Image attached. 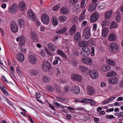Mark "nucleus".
<instances>
[{
	"mask_svg": "<svg viewBox=\"0 0 123 123\" xmlns=\"http://www.w3.org/2000/svg\"><path fill=\"white\" fill-rule=\"evenodd\" d=\"M109 49L111 52L115 53L118 50L119 47L118 45L115 43H112L109 45Z\"/></svg>",
	"mask_w": 123,
	"mask_h": 123,
	"instance_id": "1",
	"label": "nucleus"
},
{
	"mask_svg": "<svg viewBox=\"0 0 123 123\" xmlns=\"http://www.w3.org/2000/svg\"><path fill=\"white\" fill-rule=\"evenodd\" d=\"M90 50L87 47L81 48L80 50V54L83 56H87L90 55Z\"/></svg>",
	"mask_w": 123,
	"mask_h": 123,
	"instance_id": "2",
	"label": "nucleus"
},
{
	"mask_svg": "<svg viewBox=\"0 0 123 123\" xmlns=\"http://www.w3.org/2000/svg\"><path fill=\"white\" fill-rule=\"evenodd\" d=\"M90 28L89 26L85 28L83 32V36L86 39H88L90 38Z\"/></svg>",
	"mask_w": 123,
	"mask_h": 123,
	"instance_id": "3",
	"label": "nucleus"
},
{
	"mask_svg": "<svg viewBox=\"0 0 123 123\" xmlns=\"http://www.w3.org/2000/svg\"><path fill=\"white\" fill-rule=\"evenodd\" d=\"M42 22L44 24H48L49 22V18L48 16L45 14H43L41 17Z\"/></svg>",
	"mask_w": 123,
	"mask_h": 123,
	"instance_id": "4",
	"label": "nucleus"
},
{
	"mask_svg": "<svg viewBox=\"0 0 123 123\" xmlns=\"http://www.w3.org/2000/svg\"><path fill=\"white\" fill-rule=\"evenodd\" d=\"M30 62L32 64H34L37 62V58L34 54H31L29 57Z\"/></svg>",
	"mask_w": 123,
	"mask_h": 123,
	"instance_id": "5",
	"label": "nucleus"
},
{
	"mask_svg": "<svg viewBox=\"0 0 123 123\" xmlns=\"http://www.w3.org/2000/svg\"><path fill=\"white\" fill-rule=\"evenodd\" d=\"M28 16L29 19L31 20L32 21H34L35 20L36 16L31 10H28Z\"/></svg>",
	"mask_w": 123,
	"mask_h": 123,
	"instance_id": "6",
	"label": "nucleus"
},
{
	"mask_svg": "<svg viewBox=\"0 0 123 123\" xmlns=\"http://www.w3.org/2000/svg\"><path fill=\"white\" fill-rule=\"evenodd\" d=\"M72 79L75 81H76L78 82L81 81L82 77L79 74H73L71 75Z\"/></svg>",
	"mask_w": 123,
	"mask_h": 123,
	"instance_id": "7",
	"label": "nucleus"
},
{
	"mask_svg": "<svg viewBox=\"0 0 123 123\" xmlns=\"http://www.w3.org/2000/svg\"><path fill=\"white\" fill-rule=\"evenodd\" d=\"M108 83L111 84L115 85L118 82V79L117 77H113L109 78L108 79Z\"/></svg>",
	"mask_w": 123,
	"mask_h": 123,
	"instance_id": "8",
	"label": "nucleus"
},
{
	"mask_svg": "<svg viewBox=\"0 0 123 123\" xmlns=\"http://www.w3.org/2000/svg\"><path fill=\"white\" fill-rule=\"evenodd\" d=\"M42 67L43 70L45 71H48L51 68L50 63L47 61L44 62Z\"/></svg>",
	"mask_w": 123,
	"mask_h": 123,
	"instance_id": "9",
	"label": "nucleus"
},
{
	"mask_svg": "<svg viewBox=\"0 0 123 123\" xmlns=\"http://www.w3.org/2000/svg\"><path fill=\"white\" fill-rule=\"evenodd\" d=\"M10 27L11 31L14 33L17 32L18 31L17 23L14 22H12L10 25Z\"/></svg>",
	"mask_w": 123,
	"mask_h": 123,
	"instance_id": "10",
	"label": "nucleus"
},
{
	"mask_svg": "<svg viewBox=\"0 0 123 123\" xmlns=\"http://www.w3.org/2000/svg\"><path fill=\"white\" fill-rule=\"evenodd\" d=\"M99 17L98 13L97 12H95L91 15L90 18V21L91 22L96 21Z\"/></svg>",
	"mask_w": 123,
	"mask_h": 123,
	"instance_id": "11",
	"label": "nucleus"
},
{
	"mask_svg": "<svg viewBox=\"0 0 123 123\" xmlns=\"http://www.w3.org/2000/svg\"><path fill=\"white\" fill-rule=\"evenodd\" d=\"M81 60L82 62L84 63L87 65H90L92 63V59L89 57H83L81 58Z\"/></svg>",
	"mask_w": 123,
	"mask_h": 123,
	"instance_id": "12",
	"label": "nucleus"
},
{
	"mask_svg": "<svg viewBox=\"0 0 123 123\" xmlns=\"http://www.w3.org/2000/svg\"><path fill=\"white\" fill-rule=\"evenodd\" d=\"M89 75L92 78L96 79L98 76V72L95 70H91L89 72Z\"/></svg>",
	"mask_w": 123,
	"mask_h": 123,
	"instance_id": "13",
	"label": "nucleus"
},
{
	"mask_svg": "<svg viewBox=\"0 0 123 123\" xmlns=\"http://www.w3.org/2000/svg\"><path fill=\"white\" fill-rule=\"evenodd\" d=\"M17 11V5L15 3L14 4L10 7L9 10V12L12 13H16Z\"/></svg>",
	"mask_w": 123,
	"mask_h": 123,
	"instance_id": "14",
	"label": "nucleus"
},
{
	"mask_svg": "<svg viewBox=\"0 0 123 123\" xmlns=\"http://www.w3.org/2000/svg\"><path fill=\"white\" fill-rule=\"evenodd\" d=\"M72 88L71 92L74 94H77L79 93L80 90L78 86L74 85L72 86Z\"/></svg>",
	"mask_w": 123,
	"mask_h": 123,
	"instance_id": "15",
	"label": "nucleus"
},
{
	"mask_svg": "<svg viewBox=\"0 0 123 123\" xmlns=\"http://www.w3.org/2000/svg\"><path fill=\"white\" fill-rule=\"evenodd\" d=\"M80 33L79 32H77L74 36V40L76 42H78L81 40Z\"/></svg>",
	"mask_w": 123,
	"mask_h": 123,
	"instance_id": "16",
	"label": "nucleus"
},
{
	"mask_svg": "<svg viewBox=\"0 0 123 123\" xmlns=\"http://www.w3.org/2000/svg\"><path fill=\"white\" fill-rule=\"evenodd\" d=\"M97 6V3H92L89 6L88 10L90 12H92L96 9Z\"/></svg>",
	"mask_w": 123,
	"mask_h": 123,
	"instance_id": "17",
	"label": "nucleus"
},
{
	"mask_svg": "<svg viewBox=\"0 0 123 123\" xmlns=\"http://www.w3.org/2000/svg\"><path fill=\"white\" fill-rule=\"evenodd\" d=\"M26 7V5L25 2L20 1L19 2L18 8L19 10L21 11L24 10Z\"/></svg>",
	"mask_w": 123,
	"mask_h": 123,
	"instance_id": "18",
	"label": "nucleus"
},
{
	"mask_svg": "<svg viewBox=\"0 0 123 123\" xmlns=\"http://www.w3.org/2000/svg\"><path fill=\"white\" fill-rule=\"evenodd\" d=\"M87 94L91 95L93 94L94 93V90L93 87L90 86H88L87 88Z\"/></svg>",
	"mask_w": 123,
	"mask_h": 123,
	"instance_id": "19",
	"label": "nucleus"
},
{
	"mask_svg": "<svg viewBox=\"0 0 123 123\" xmlns=\"http://www.w3.org/2000/svg\"><path fill=\"white\" fill-rule=\"evenodd\" d=\"M41 73L40 72L35 69H33L30 70V74L32 76L38 75L39 76L41 75Z\"/></svg>",
	"mask_w": 123,
	"mask_h": 123,
	"instance_id": "20",
	"label": "nucleus"
},
{
	"mask_svg": "<svg viewBox=\"0 0 123 123\" xmlns=\"http://www.w3.org/2000/svg\"><path fill=\"white\" fill-rule=\"evenodd\" d=\"M112 11L111 10L109 11H106L105 13V16L106 19H109L112 15Z\"/></svg>",
	"mask_w": 123,
	"mask_h": 123,
	"instance_id": "21",
	"label": "nucleus"
},
{
	"mask_svg": "<svg viewBox=\"0 0 123 123\" xmlns=\"http://www.w3.org/2000/svg\"><path fill=\"white\" fill-rule=\"evenodd\" d=\"M76 27L75 25H73L70 28L69 31V34L72 36L74 33L76 31Z\"/></svg>",
	"mask_w": 123,
	"mask_h": 123,
	"instance_id": "22",
	"label": "nucleus"
},
{
	"mask_svg": "<svg viewBox=\"0 0 123 123\" xmlns=\"http://www.w3.org/2000/svg\"><path fill=\"white\" fill-rule=\"evenodd\" d=\"M111 69V67L106 65H103L101 68V70L104 71H108Z\"/></svg>",
	"mask_w": 123,
	"mask_h": 123,
	"instance_id": "23",
	"label": "nucleus"
},
{
	"mask_svg": "<svg viewBox=\"0 0 123 123\" xmlns=\"http://www.w3.org/2000/svg\"><path fill=\"white\" fill-rule=\"evenodd\" d=\"M17 58L18 61L22 62L24 59V56L21 53H19L17 55Z\"/></svg>",
	"mask_w": 123,
	"mask_h": 123,
	"instance_id": "24",
	"label": "nucleus"
},
{
	"mask_svg": "<svg viewBox=\"0 0 123 123\" xmlns=\"http://www.w3.org/2000/svg\"><path fill=\"white\" fill-rule=\"evenodd\" d=\"M103 28L102 35L103 37H105L107 36L108 32V28L107 27Z\"/></svg>",
	"mask_w": 123,
	"mask_h": 123,
	"instance_id": "25",
	"label": "nucleus"
},
{
	"mask_svg": "<svg viewBox=\"0 0 123 123\" xmlns=\"http://www.w3.org/2000/svg\"><path fill=\"white\" fill-rule=\"evenodd\" d=\"M116 36L115 34L112 33L110 34L108 37V39L110 41H114L116 40Z\"/></svg>",
	"mask_w": 123,
	"mask_h": 123,
	"instance_id": "26",
	"label": "nucleus"
},
{
	"mask_svg": "<svg viewBox=\"0 0 123 123\" xmlns=\"http://www.w3.org/2000/svg\"><path fill=\"white\" fill-rule=\"evenodd\" d=\"M25 38L24 36H22L20 38V41L19 42V45L21 46H22L24 45L25 44Z\"/></svg>",
	"mask_w": 123,
	"mask_h": 123,
	"instance_id": "27",
	"label": "nucleus"
},
{
	"mask_svg": "<svg viewBox=\"0 0 123 123\" xmlns=\"http://www.w3.org/2000/svg\"><path fill=\"white\" fill-rule=\"evenodd\" d=\"M61 13L63 14H66L68 13V11L67 7H63L60 10Z\"/></svg>",
	"mask_w": 123,
	"mask_h": 123,
	"instance_id": "28",
	"label": "nucleus"
},
{
	"mask_svg": "<svg viewBox=\"0 0 123 123\" xmlns=\"http://www.w3.org/2000/svg\"><path fill=\"white\" fill-rule=\"evenodd\" d=\"M51 23L54 26H56L58 24V21L57 18L55 17H53L52 18Z\"/></svg>",
	"mask_w": 123,
	"mask_h": 123,
	"instance_id": "29",
	"label": "nucleus"
},
{
	"mask_svg": "<svg viewBox=\"0 0 123 123\" xmlns=\"http://www.w3.org/2000/svg\"><path fill=\"white\" fill-rule=\"evenodd\" d=\"M106 62L109 65L112 66H114L116 64V62L115 61L111 59H108L107 60Z\"/></svg>",
	"mask_w": 123,
	"mask_h": 123,
	"instance_id": "30",
	"label": "nucleus"
},
{
	"mask_svg": "<svg viewBox=\"0 0 123 123\" xmlns=\"http://www.w3.org/2000/svg\"><path fill=\"white\" fill-rule=\"evenodd\" d=\"M61 58L59 57H55V60L53 62V64L54 65L57 64L59 62H61Z\"/></svg>",
	"mask_w": 123,
	"mask_h": 123,
	"instance_id": "31",
	"label": "nucleus"
},
{
	"mask_svg": "<svg viewBox=\"0 0 123 123\" xmlns=\"http://www.w3.org/2000/svg\"><path fill=\"white\" fill-rule=\"evenodd\" d=\"M48 47L49 49L51 51H54L56 49L55 47L52 43H49Z\"/></svg>",
	"mask_w": 123,
	"mask_h": 123,
	"instance_id": "32",
	"label": "nucleus"
},
{
	"mask_svg": "<svg viewBox=\"0 0 123 123\" xmlns=\"http://www.w3.org/2000/svg\"><path fill=\"white\" fill-rule=\"evenodd\" d=\"M115 20L117 22H119L120 21L121 17L119 12H118L116 13L115 15Z\"/></svg>",
	"mask_w": 123,
	"mask_h": 123,
	"instance_id": "33",
	"label": "nucleus"
},
{
	"mask_svg": "<svg viewBox=\"0 0 123 123\" xmlns=\"http://www.w3.org/2000/svg\"><path fill=\"white\" fill-rule=\"evenodd\" d=\"M57 53L58 55H61L62 57H63L65 58H67L66 55L61 50H58L57 51Z\"/></svg>",
	"mask_w": 123,
	"mask_h": 123,
	"instance_id": "34",
	"label": "nucleus"
},
{
	"mask_svg": "<svg viewBox=\"0 0 123 123\" xmlns=\"http://www.w3.org/2000/svg\"><path fill=\"white\" fill-rule=\"evenodd\" d=\"M116 73L114 71H111L107 73L106 75L107 77L113 76L116 75Z\"/></svg>",
	"mask_w": 123,
	"mask_h": 123,
	"instance_id": "35",
	"label": "nucleus"
},
{
	"mask_svg": "<svg viewBox=\"0 0 123 123\" xmlns=\"http://www.w3.org/2000/svg\"><path fill=\"white\" fill-rule=\"evenodd\" d=\"M67 17L64 15L61 16L58 18V20L61 22H63L65 21Z\"/></svg>",
	"mask_w": 123,
	"mask_h": 123,
	"instance_id": "36",
	"label": "nucleus"
},
{
	"mask_svg": "<svg viewBox=\"0 0 123 123\" xmlns=\"http://www.w3.org/2000/svg\"><path fill=\"white\" fill-rule=\"evenodd\" d=\"M117 23L115 21L112 22L111 24L110 27V28L111 29L112 28H115L117 27Z\"/></svg>",
	"mask_w": 123,
	"mask_h": 123,
	"instance_id": "37",
	"label": "nucleus"
},
{
	"mask_svg": "<svg viewBox=\"0 0 123 123\" xmlns=\"http://www.w3.org/2000/svg\"><path fill=\"white\" fill-rule=\"evenodd\" d=\"M79 69L81 71L84 72H86L88 70L87 68L83 66H80Z\"/></svg>",
	"mask_w": 123,
	"mask_h": 123,
	"instance_id": "38",
	"label": "nucleus"
},
{
	"mask_svg": "<svg viewBox=\"0 0 123 123\" xmlns=\"http://www.w3.org/2000/svg\"><path fill=\"white\" fill-rule=\"evenodd\" d=\"M85 42L83 40L80 41L78 43V45L80 47H82L85 46Z\"/></svg>",
	"mask_w": 123,
	"mask_h": 123,
	"instance_id": "39",
	"label": "nucleus"
},
{
	"mask_svg": "<svg viewBox=\"0 0 123 123\" xmlns=\"http://www.w3.org/2000/svg\"><path fill=\"white\" fill-rule=\"evenodd\" d=\"M89 103L90 104L92 105H95V102L91 99H88L86 101V103Z\"/></svg>",
	"mask_w": 123,
	"mask_h": 123,
	"instance_id": "40",
	"label": "nucleus"
},
{
	"mask_svg": "<svg viewBox=\"0 0 123 123\" xmlns=\"http://www.w3.org/2000/svg\"><path fill=\"white\" fill-rule=\"evenodd\" d=\"M31 35V37L33 39L36 40L37 38V33L34 31H33L32 32Z\"/></svg>",
	"mask_w": 123,
	"mask_h": 123,
	"instance_id": "41",
	"label": "nucleus"
},
{
	"mask_svg": "<svg viewBox=\"0 0 123 123\" xmlns=\"http://www.w3.org/2000/svg\"><path fill=\"white\" fill-rule=\"evenodd\" d=\"M50 80V78L46 76H44L43 78V81L45 82H48Z\"/></svg>",
	"mask_w": 123,
	"mask_h": 123,
	"instance_id": "42",
	"label": "nucleus"
},
{
	"mask_svg": "<svg viewBox=\"0 0 123 123\" xmlns=\"http://www.w3.org/2000/svg\"><path fill=\"white\" fill-rule=\"evenodd\" d=\"M54 89L53 87L50 86H48L47 88H46V90L47 91L50 92H52L54 90Z\"/></svg>",
	"mask_w": 123,
	"mask_h": 123,
	"instance_id": "43",
	"label": "nucleus"
},
{
	"mask_svg": "<svg viewBox=\"0 0 123 123\" xmlns=\"http://www.w3.org/2000/svg\"><path fill=\"white\" fill-rule=\"evenodd\" d=\"M79 20L80 22L82 21L85 19V16L84 14L82 13L80 16Z\"/></svg>",
	"mask_w": 123,
	"mask_h": 123,
	"instance_id": "44",
	"label": "nucleus"
},
{
	"mask_svg": "<svg viewBox=\"0 0 123 123\" xmlns=\"http://www.w3.org/2000/svg\"><path fill=\"white\" fill-rule=\"evenodd\" d=\"M105 5L104 3H101L98 6V9L100 10H102L105 8Z\"/></svg>",
	"mask_w": 123,
	"mask_h": 123,
	"instance_id": "45",
	"label": "nucleus"
},
{
	"mask_svg": "<svg viewBox=\"0 0 123 123\" xmlns=\"http://www.w3.org/2000/svg\"><path fill=\"white\" fill-rule=\"evenodd\" d=\"M108 21L106 20L103 21L101 23V25L102 27L103 28L104 26L107 25L108 24Z\"/></svg>",
	"mask_w": 123,
	"mask_h": 123,
	"instance_id": "46",
	"label": "nucleus"
},
{
	"mask_svg": "<svg viewBox=\"0 0 123 123\" xmlns=\"http://www.w3.org/2000/svg\"><path fill=\"white\" fill-rule=\"evenodd\" d=\"M4 87L2 86V87H1L0 89L5 95H9L8 93L5 89H4Z\"/></svg>",
	"mask_w": 123,
	"mask_h": 123,
	"instance_id": "47",
	"label": "nucleus"
},
{
	"mask_svg": "<svg viewBox=\"0 0 123 123\" xmlns=\"http://www.w3.org/2000/svg\"><path fill=\"white\" fill-rule=\"evenodd\" d=\"M67 27H63L60 30L61 33V34L65 33L67 30Z\"/></svg>",
	"mask_w": 123,
	"mask_h": 123,
	"instance_id": "48",
	"label": "nucleus"
},
{
	"mask_svg": "<svg viewBox=\"0 0 123 123\" xmlns=\"http://www.w3.org/2000/svg\"><path fill=\"white\" fill-rule=\"evenodd\" d=\"M60 6L59 5L55 6L52 9V10L54 11H55L57 10L59 8Z\"/></svg>",
	"mask_w": 123,
	"mask_h": 123,
	"instance_id": "49",
	"label": "nucleus"
},
{
	"mask_svg": "<svg viewBox=\"0 0 123 123\" xmlns=\"http://www.w3.org/2000/svg\"><path fill=\"white\" fill-rule=\"evenodd\" d=\"M78 0H70L69 2L71 3L72 6L76 4Z\"/></svg>",
	"mask_w": 123,
	"mask_h": 123,
	"instance_id": "50",
	"label": "nucleus"
},
{
	"mask_svg": "<svg viewBox=\"0 0 123 123\" xmlns=\"http://www.w3.org/2000/svg\"><path fill=\"white\" fill-rule=\"evenodd\" d=\"M106 118L108 119H111L114 118L115 117L112 115H108L106 116Z\"/></svg>",
	"mask_w": 123,
	"mask_h": 123,
	"instance_id": "51",
	"label": "nucleus"
},
{
	"mask_svg": "<svg viewBox=\"0 0 123 123\" xmlns=\"http://www.w3.org/2000/svg\"><path fill=\"white\" fill-rule=\"evenodd\" d=\"M85 2V0H82L80 4V7L81 8H83Z\"/></svg>",
	"mask_w": 123,
	"mask_h": 123,
	"instance_id": "52",
	"label": "nucleus"
},
{
	"mask_svg": "<svg viewBox=\"0 0 123 123\" xmlns=\"http://www.w3.org/2000/svg\"><path fill=\"white\" fill-rule=\"evenodd\" d=\"M48 55H49L50 56H52L53 55V53L50 51H49L47 48L45 49Z\"/></svg>",
	"mask_w": 123,
	"mask_h": 123,
	"instance_id": "53",
	"label": "nucleus"
},
{
	"mask_svg": "<svg viewBox=\"0 0 123 123\" xmlns=\"http://www.w3.org/2000/svg\"><path fill=\"white\" fill-rule=\"evenodd\" d=\"M87 100V98H85L82 99V100L80 101L79 100V102L80 103H85Z\"/></svg>",
	"mask_w": 123,
	"mask_h": 123,
	"instance_id": "54",
	"label": "nucleus"
},
{
	"mask_svg": "<svg viewBox=\"0 0 123 123\" xmlns=\"http://www.w3.org/2000/svg\"><path fill=\"white\" fill-rule=\"evenodd\" d=\"M56 98L58 100L62 101H64L65 100L64 99L61 98H60L59 97H56Z\"/></svg>",
	"mask_w": 123,
	"mask_h": 123,
	"instance_id": "55",
	"label": "nucleus"
},
{
	"mask_svg": "<svg viewBox=\"0 0 123 123\" xmlns=\"http://www.w3.org/2000/svg\"><path fill=\"white\" fill-rule=\"evenodd\" d=\"M92 51L91 52V55L92 56H93L94 55V48L93 47H92Z\"/></svg>",
	"mask_w": 123,
	"mask_h": 123,
	"instance_id": "56",
	"label": "nucleus"
},
{
	"mask_svg": "<svg viewBox=\"0 0 123 123\" xmlns=\"http://www.w3.org/2000/svg\"><path fill=\"white\" fill-rule=\"evenodd\" d=\"M35 96L37 98H39L41 97L40 94L39 93H36Z\"/></svg>",
	"mask_w": 123,
	"mask_h": 123,
	"instance_id": "57",
	"label": "nucleus"
},
{
	"mask_svg": "<svg viewBox=\"0 0 123 123\" xmlns=\"http://www.w3.org/2000/svg\"><path fill=\"white\" fill-rule=\"evenodd\" d=\"M94 120L95 122L97 123L99 122V119L98 118L96 117L94 118Z\"/></svg>",
	"mask_w": 123,
	"mask_h": 123,
	"instance_id": "58",
	"label": "nucleus"
},
{
	"mask_svg": "<svg viewBox=\"0 0 123 123\" xmlns=\"http://www.w3.org/2000/svg\"><path fill=\"white\" fill-rule=\"evenodd\" d=\"M114 110V109L113 108H110L107 109L106 110V111L107 112H110L113 111Z\"/></svg>",
	"mask_w": 123,
	"mask_h": 123,
	"instance_id": "59",
	"label": "nucleus"
},
{
	"mask_svg": "<svg viewBox=\"0 0 123 123\" xmlns=\"http://www.w3.org/2000/svg\"><path fill=\"white\" fill-rule=\"evenodd\" d=\"M69 87L68 86H65L64 88V90L65 91H68L69 90Z\"/></svg>",
	"mask_w": 123,
	"mask_h": 123,
	"instance_id": "60",
	"label": "nucleus"
},
{
	"mask_svg": "<svg viewBox=\"0 0 123 123\" xmlns=\"http://www.w3.org/2000/svg\"><path fill=\"white\" fill-rule=\"evenodd\" d=\"M73 61V65L75 66H77L78 65V63L77 61H76L75 60Z\"/></svg>",
	"mask_w": 123,
	"mask_h": 123,
	"instance_id": "61",
	"label": "nucleus"
},
{
	"mask_svg": "<svg viewBox=\"0 0 123 123\" xmlns=\"http://www.w3.org/2000/svg\"><path fill=\"white\" fill-rule=\"evenodd\" d=\"M18 25L20 26H22V21L20 19H18Z\"/></svg>",
	"mask_w": 123,
	"mask_h": 123,
	"instance_id": "62",
	"label": "nucleus"
},
{
	"mask_svg": "<svg viewBox=\"0 0 123 123\" xmlns=\"http://www.w3.org/2000/svg\"><path fill=\"white\" fill-rule=\"evenodd\" d=\"M66 117L68 120H70L71 119L72 117L70 114H67Z\"/></svg>",
	"mask_w": 123,
	"mask_h": 123,
	"instance_id": "63",
	"label": "nucleus"
},
{
	"mask_svg": "<svg viewBox=\"0 0 123 123\" xmlns=\"http://www.w3.org/2000/svg\"><path fill=\"white\" fill-rule=\"evenodd\" d=\"M73 53L74 55L77 56H78L79 54V53L77 51H74Z\"/></svg>",
	"mask_w": 123,
	"mask_h": 123,
	"instance_id": "64",
	"label": "nucleus"
}]
</instances>
